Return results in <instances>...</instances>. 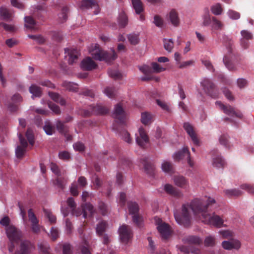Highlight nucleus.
<instances>
[{
  "instance_id": "f257e3e1",
  "label": "nucleus",
  "mask_w": 254,
  "mask_h": 254,
  "mask_svg": "<svg viewBox=\"0 0 254 254\" xmlns=\"http://www.w3.org/2000/svg\"><path fill=\"white\" fill-rule=\"evenodd\" d=\"M215 202V200L210 197L208 198L207 202L201 199L195 198L192 200L190 204H184L182 206V214L180 215L175 214V219L179 224L188 227L190 224L189 209H191L195 215H201L202 220L204 219V215H207L208 214L207 208Z\"/></svg>"
},
{
  "instance_id": "f03ea898",
  "label": "nucleus",
  "mask_w": 254,
  "mask_h": 254,
  "mask_svg": "<svg viewBox=\"0 0 254 254\" xmlns=\"http://www.w3.org/2000/svg\"><path fill=\"white\" fill-rule=\"evenodd\" d=\"M89 53L93 58L96 60L105 61L107 62H110L115 60L117 57V54L114 50H112L110 55H109L105 51L102 50L99 45H95L89 49Z\"/></svg>"
},
{
  "instance_id": "7ed1b4c3",
  "label": "nucleus",
  "mask_w": 254,
  "mask_h": 254,
  "mask_svg": "<svg viewBox=\"0 0 254 254\" xmlns=\"http://www.w3.org/2000/svg\"><path fill=\"white\" fill-rule=\"evenodd\" d=\"M203 223L212 225L216 227L220 228L224 226V217L213 213L212 215L208 213L207 215H204V219L202 220Z\"/></svg>"
},
{
  "instance_id": "20e7f679",
  "label": "nucleus",
  "mask_w": 254,
  "mask_h": 254,
  "mask_svg": "<svg viewBox=\"0 0 254 254\" xmlns=\"http://www.w3.org/2000/svg\"><path fill=\"white\" fill-rule=\"evenodd\" d=\"M135 135V141L140 147L145 148L147 146L149 141V138L143 127H139Z\"/></svg>"
},
{
  "instance_id": "39448f33",
  "label": "nucleus",
  "mask_w": 254,
  "mask_h": 254,
  "mask_svg": "<svg viewBox=\"0 0 254 254\" xmlns=\"http://www.w3.org/2000/svg\"><path fill=\"white\" fill-rule=\"evenodd\" d=\"M118 232L121 241L126 244L128 243L133 236L130 227L127 225L124 224L120 226Z\"/></svg>"
},
{
  "instance_id": "423d86ee",
  "label": "nucleus",
  "mask_w": 254,
  "mask_h": 254,
  "mask_svg": "<svg viewBox=\"0 0 254 254\" xmlns=\"http://www.w3.org/2000/svg\"><path fill=\"white\" fill-rule=\"evenodd\" d=\"M166 19L173 27H177L180 25L181 20L179 12L175 9H171L169 11L166 15Z\"/></svg>"
},
{
  "instance_id": "0eeeda50",
  "label": "nucleus",
  "mask_w": 254,
  "mask_h": 254,
  "mask_svg": "<svg viewBox=\"0 0 254 254\" xmlns=\"http://www.w3.org/2000/svg\"><path fill=\"white\" fill-rule=\"evenodd\" d=\"M6 233L10 242L18 243L22 238L21 232L12 225L6 227Z\"/></svg>"
},
{
  "instance_id": "6e6552de",
  "label": "nucleus",
  "mask_w": 254,
  "mask_h": 254,
  "mask_svg": "<svg viewBox=\"0 0 254 254\" xmlns=\"http://www.w3.org/2000/svg\"><path fill=\"white\" fill-rule=\"evenodd\" d=\"M156 224L157 225V230L162 238L167 239L171 233L169 225L165 222H163L159 218L156 220Z\"/></svg>"
},
{
  "instance_id": "1a4fd4ad",
  "label": "nucleus",
  "mask_w": 254,
  "mask_h": 254,
  "mask_svg": "<svg viewBox=\"0 0 254 254\" xmlns=\"http://www.w3.org/2000/svg\"><path fill=\"white\" fill-rule=\"evenodd\" d=\"M35 247L29 241H22L20 244V249L15 252V254H30L34 250Z\"/></svg>"
},
{
  "instance_id": "9d476101",
  "label": "nucleus",
  "mask_w": 254,
  "mask_h": 254,
  "mask_svg": "<svg viewBox=\"0 0 254 254\" xmlns=\"http://www.w3.org/2000/svg\"><path fill=\"white\" fill-rule=\"evenodd\" d=\"M29 220L31 223V229L33 233L38 234L40 231L39 220L35 215L32 209H29L28 211Z\"/></svg>"
},
{
  "instance_id": "9b49d317",
  "label": "nucleus",
  "mask_w": 254,
  "mask_h": 254,
  "mask_svg": "<svg viewBox=\"0 0 254 254\" xmlns=\"http://www.w3.org/2000/svg\"><path fill=\"white\" fill-rule=\"evenodd\" d=\"M184 127L193 144L197 146H199L200 145V141L195 133L192 126L189 123H185L184 125Z\"/></svg>"
},
{
  "instance_id": "f8f14e48",
  "label": "nucleus",
  "mask_w": 254,
  "mask_h": 254,
  "mask_svg": "<svg viewBox=\"0 0 254 254\" xmlns=\"http://www.w3.org/2000/svg\"><path fill=\"white\" fill-rule=\"evenodd\" d=\"M216 105L221 110H223L225 113L231 116H235L238 118L243 117V114L238 111H235L230 106H226L223 105L221 102L216 101Z\"/></svg>"
},
{
  "instance_id": "ddd939ff",
  "label": "nucleus",
  "mask_w": 254,
  "mask_h": 254,
  "mask_svg": "<svg viewBox=\"0 0 254 254\" xmlns=\"http://www.w3.org/2000/svg\"><path fill=\"white\" fill-rule=\"evenodd\" d=\"M204 91L213 97H216L215 88L213 83L208 79H204L201 82Z\"/></svg>"
},
{
  "instance_id": "4468645a",
  "label": "nucleus",
  "mask_w": 254,
  "mask_h": 254,
  "mask_svg": "<svg viewBox=\"0 0 254 254\" xmlns=\"http://www.w3.org/2000/svg\"><path fill=\"white\" fill-rule=\"evenodd\" d=\"M186 155L190 158V153L187 147H183L181 150L174 153L173 158L175 161H180L183 159ZM188 162L190 166L192 165L190 158L189 159Z\"/></svg>"
},
{
  "instance_id": "2eb2a0df",
  "label": "nucleus",
  "mask_w": 254,
  "mask_h": 254,
  "mask_svg": "<svg viewBox=\"0 0 254 254\" xmlns=\"http://www.w3.org/2000/svg\"><path fill=\"white\" fill-rule=\"evenodd\" d=\"M65 57L69 64H72L77 60L79 52L76 49L73 48L66 49H65Z\"/></svg>"
},
{
  "instance_id": "dca6fc26",
  "label": "nucleus",
  "mask_w": 254,
  "mask_h": 254,
  "mask_svg": "<svg viewBox=\"0 0 254 254\" xmlns=\"http://www.w3.org/2000/svg\"><path fill=\"white\" fill-rule=\"evenodd\" d=\"M80 7L82 9L94 8L95 14H98L100 11L98 5L96 4L94 0H82L81 1Z\"/></svg>"
},
{
  "instance_id": "f3484780",
  "label": "nucleus",
  "mask_w": 254,
  "mask_h": 254,
  "mask_svg": "<svg viewBox=\"0 0 254 254\" xmlns=\"http://www.w3.org/2000/svg\"><path fill=\"white\" fill-rule=\"evenodd\" d=\"M165 191L170 195L180 198L183 196L182 192L170 184H166L164 187Z\"/></svg>"
},
{
  "instance_id": "a211bd4d",
  "label": "nucleus",
  "mask_w": 254,
  "mask_h": 254,
  "mask_svg": "<svg viewBox=\"0 0 254 254\" xmlns=\"http://www.w3.org/2000/svg\"><path fill=\"white\" fill-rule=\"evenodd\" d=\"M222 246L224 249L231 250L232 249H239L241 245L239 241L237 240H233L231 241H223L222 243Z\"/></svg>"
},
{
  "instance_id": "6ab92c4d",
  "label": "nucleus",
  "mask_w": 254,
  "mask_h": 254,
  "mask_svg": "<svg viewBox=\"0 0 254 254\" xmlns=\"http://www.w3.org/2000/svg\"><path fill=\"white\" fill-rule=\"evenodd\" d=\"M212 166L217 168H223L226 164L225 159L219 154L214 155L212 157Z\"/></svg>"
},
{
  "instance_id": "aec40b11",
  "label": "nucleus",
  "mask_w": 254,
  "mask_h": 254,
  "mask_svg": "<svg viewBox=\"0 0 254 254\" xmlns=\"http://www.w3.org/2000/svg\"><path fill=\"white\" fill-rule=\"evenodd\" d=\"M113 116L116 120L122 123L124 121L126 114L123 108L120 105H117L115 107Z\"/></svg>"
},
{
  "instance_id": "412c9836",
  "label": "nucleus",
  "mask_w": 254,
  "mask_h": 254,
  "mask_svg": "<svg viewBox=\"0 0 254 254\" xmlns=\"http://www.w3.org/2000/svg\"><path fill=\"white\" fill-rule=\"evenodd\" d=\"M81 68L86 70L94 69L96 67V63L90 57L83 59L81 63Z\"/></svg>"
},
{
  "instance_id": "4be33fe9",
  "label": "nucleus",
  "mask_w": 254,
  "mask_h": 254,
  "mask_svg": "<svg viewBox=\"0 0 254 254\" xmlns=\"http://www.w3.org/2000/svg\"><path fill=\"white\" fill-rule=\"evenodd\" d=\"M77 250L81 254H91L90 246L85 239L79 244Z\"/></svg>"
},
{
  "instance_id": "5701e85b",
  "label": "nucleus",
  "mask_w": 254,
  "mask_h": 254,
  "mask_svg": "<svg viewBox=\"0 0 254 254\" xmlns=\"http://www.w3.org/2000/svg\"><path fill=\"white\" fill-rule=\"evenodd\" d=\"M83 216L84 218L87 217V211L90 213V216L92 217L96 212V209L94 206L90 202H86L82 205Z\"/></svg>"
},
{
  "instance_id": "b1692460",
  "label": "nucleus",
  "mask_w": 254,
  "mask_h": 254,
  "mask_svg": "<svg viewBox=\"0 0 254 254\" xmlns=\"http://www.w3.org/2000/svg\"><path fill=\"white\" fill-rule=\"evenodd\" d=\"M173 180L175 184L179 187L185 188L188 185V181L183 176H174Z\"/></svg>"
},
{
  "instance_id": "393cba45",
  "label": "nucleus",
  "mask_w": 254,
  "mask_h": 254,
  "mask_svg": "<svg viewBox=\"0 0 254 254\" xmlns=\"http://www.w3.org/2000/svg\"><path fill=\"white\" fill-rule=\"evenodd\" d=\"M241 33L243 37L241 41V45L246 49L248 47V43L245 42V40L252 39L253 35L252 33L247 30H242Z\"/></svg>"
},
{
  "instance_id": "a878e982",
  "label": "nucleus",
  "mask_w": 254,
  "mask_h": 254,
  "mask_svg": "<svg viewBox=\"0 0 254 254\" xmlns=\"http://www.w3.org/2000/svg\"><path fill=\"white\" fill-rule=\"evenodd\" d=\"M132 7L137 14H140L144 10L143 3L140 0H131Z\"/></svg>"
},
{
  "instance_id": "bb28decb",
  "label": "nucleus",
  "mask_w": 254,
  "mask_h": 254,
  "mask_svg": "<svg viewBox=\"0 0 254 254\" xmlns=\"http://www.w3.org/2000/svg\"><path fill=\"white\" fill-rule=\"evenodd\" d=\"M233 59V55L231 52L228 51L227 55H225L223 58V62L229 70H233L234 68V65L232 64L231 61Z\"/></svg>"
},
{
  "instance_id": "cd10ccee",
  "label": "nucleus",
  "mask_w": 254,
  "mask_h": 254,
  "mask_svg": "<svg viewBox=\"0 0 254 254\" xmlns=\"http://www.w3.org/2000/svg\"><path fill=\"white\" fill-rule=\"evenodd\" d=\"M161 169L165 173L173 174L175 173L172 164L170 162L166 160L162 162Z\"/></svg>"
},
{
  "instance_id": "c85d7f7f",
  "label": "nucleus",
  "mask_w": 254,
  "mask_h": 254,
  "mask_svg": "<svg viewBox=\"0 0 254 254\" xmlns=\"http://www.w3.org/2000/svg\"><path fill=\"white\" fill-rule=\"evenodd\" d=\"M97 207L100 213L103 216L107 215L109 212L108 205L102 200L99 201Z\"/></svg>"
},
{
  "instance_id": "c756f323",
  "label": "nucleus",
  "mask_w": 254,
  "mask_h": 254,
  "mask_svg": "<svg viewBox=\"0 0 254 254\" xmlns=\"http://www.w3.org/2000/svg\"><path fill=\"white\" fill-rule=\"evenodd\" d=\"M108 227V223L106 221L102 220L99 222L96 226V233L98 236H101L106 231Z\"/></svg>"
},
{
  "instance_id": "7c9ffc66",
  "label": "nucleus",
  "mask_w": 254,
  "mask_h": 254,
  "mask_svg": "<svg viewBox=\"0 0 254 254\" xmlns=\"http://www.w3.org/2000/svg\"><path fill=\"white\" fill-rule=\"evenodd\" d=\"M129 43L132 45H136L140 42L139 34L131 33L127 36Z\"/></svg>"
},
{
  "instance_id": "2f4dec72",
  "label": "nucleus",
  "mask_w": 254,
  "mask_h": 254,
  "mask_svg": "<svg viewBox=\"0 0 254 254\" xmlns=\"http://www.w3.org/2000/svg\"><path fill=\"white\" fill-rule=\"evenodd\" d=\"M211 12L215 15H221L223 12L222 5L220 3L213 4L210 8Z\"/></svg>"
},
{
  "instance_id": "473e14b6",
  "label": "nucleus",
  "mask_w": 254,
  "mask_h": 254,
  "mask_svg": "<svg viewBox=\"0 0 254 254\" xmlns=\"http://www.w3.org/2000/svg\"><path fill=\"white\" fill-rule=\"evenodd\" d=\"M153 119L152 114L148 112H144L141 114V122L144 125L150 124Z\"/></svg>"
},
{
  "instance_id": "72a5a7b5",
  "label": "nucleus",
  "mask_w": 254,
  "mask_h": 254,
  "mask_svg": "<svg viewBox=\"0 0 254 254\" xmlns=\"http://www.w3.org/2000/svg\"><path fill=\"white\" fill-rule=\"evenodd\" d=\"M12 14L8 9L2 7L0 8V18L4 20H8L12 17Z\"/></svg>"
},
{
  "instance_id": "f704fd0d",
  "label": "nucleus",
  "mask_w": 254,
  "mask_h": 254,
  "mask_svg": "<svg viewBox=\"0 0 254 254\" xmlns=\"http://www.w3.org/2000/svg\"><path fill=\"white\" fill-rule=\"evenodd\" d=\"M184 241L189 244L199 245L202 243L201 240L196 236H189L184 239Z\"/></svg>"
},
{
  "instance_id": "c9c22d12",
  "label": "nucleus",
  "mask_w": 254,
  "mask_h": 254,
  "mask_svg": "<svg viewBox=\"0 0 254 254\" xmlns=\"http://www.w3.org/2000/svg\"><path fill=\"white\" fill-rule=\"evenodd\" d=\"M25 26L27 28L30 30L36 29V23L30 16L25 17Z\"/></svg>"
},
{
  "instance_id": "e433bc0d",
  "label": "nucleus",
  "mask_w": 254,
  "mask_h": 254,
  "mask_svg": "<svg viewBox=\"0 0 254 254\" xmlns=\"http://www.w3.org/2000/svg\"><path fill=\"white\" fill-rule=\"evenodd\" d=\"M128 208L129 214L132 215V216L138 214L139 206L136 202H128Z\"/></svg>"
},
{
  "instance_id": "4c0bfd02",
  "label": "nucleus",
  "mask_w": 254,
  "mask_h": 254,
  "mask_svg": "<svg viewBox=\"0 0 254 254\" xmlns=\"http://www.w3.org/2000/svg\"><path fill=\"white\" fill-rule=\"evenodd\" d=\"M118 24L121 27H125L127 24V18L124 11L121 12L118 17Z\"/></svg>"
},
{
  "instance_id": "58836bf2",
  "label": "nucleus",
  "mask_w": 254,
  "mask_h": 254,
  "mask_svg": "<svg viewBox=\"0 0 254 254\" xmlns=\"http://www.w3.org/2000/svg\"><path fill=\"white\" fill-rule=\"evenodd\" d=\"M29 92L32 94V98L40 97L41 95V90L36 85H32L29 88Z\"/></svg>"
},
{
  "instance_id": "ea45409f",
  "label": "nucleus",
  "mask_w": 254,
  "mask_h": 254,
  "mask_svg": "<svg viewBox=\"0 0 254 254\" xmlns=\"http://www.w3.org/2000/svg\"><path fill=\"white\" fill-rule=\"evenodd\" d=\"M40 253L42 254H50V248L47 242H42L38 245Z\"/></svg>"
},
{
  "instance_id": "a19ab883",
  "label": "nucleus",
  "mask_w": 254,
  "mask_h": 254,
  "mask_svg": "<svg viewBox=\"0 0 254 254\" xmlns=\"http://www.w3.org/2000/svg\"><path fill=\"white\" fill-rule=\"evenodd\" d=\"M226 195L229 197H238L242 195L241 190L238 189L226 190H224Z\"/></svg>"
},
{
  "instance_id": "79ce46f5",
  "label": "nucleus",
  "mask_w": 254,
  "mask_h": 254,
  "mask_svg": "<svg viewBox=\"0 0 254 254\" xmlns=\"http://www.w3.org/2000/svg\"><path fill=\"white\" fill-rule=\"evenodd\" d=\"M164 49L170 53L174 48V42L172 39H164L163 40Z\"/></svg>"
},
{
  "instance_id": "37998d69",
  "label": "nucleus",
  "mask_w": 254,
  "mask_h": 254,
  "mask_svg": "<svg viewBox=\"0 0 254 254\" xmlns=\"http://www.w3.org/2000/svg\"><path fill=\"white\" fill-rule=\"evenodd\" d=\"M212 28L215 30H220L223 27V24L215 17L212 18Z\"/></svg>"
},
{
  "instance_id": "c03bdc74",
  "label": "nucleus",
  "mask_w": 254,
  "mask_h": 254,
  "mask_svg": "<svg viewBox=\"0 0 254 254\" xmlns=\"http://www.w3.org/2000/svg\"><path fill=\"white\" fill-rule=\"evenodd\" d=\"M180 250L187 254H199L200 252L198 249L193 248L191 247L182 246L180 248Z\"/></svg>"
},
{
  "instance_id": "a18cd8bd",
  "label": "nucleus",
  "mask_w": 254,
  "mask_h": 254,
  "mask_svg": "<svg viewBox=\"0 0 254 254\" xmlns=\"http://www.w3.org/2000/svg\"><path fill=\"white\" fill-rule=\"evenodd\" d=\"M202 23L204 26H208L212 21L211 15L208 9H205V13L202 16Z\"/></svg>"
},
{
  "instance_id": "49530a36",
  "label": "nucleus",
  "mask_w": 254,
  "mask_h": 254,
  "mask_svg": "<svg viewBox=\"0 0 254 254\" xmlns=\"http://www.w3.org/2000/svg\"><path fill=\"white\" fill-rule=\"evenodd\" d=\"M152 72L154 73H160L166 70V68L162 67L157 63L153 62L151 64Z\"/></svg>"
},
{
  "instance_id": "de8ad7c7",
  "label": "nucleus",
  "mask_w": 254,
  "mask_h": 254,
  "mask_svg": "<svg viewBox=\"0 0 254 254\" xmlns=\"http://www.w3.org/2000/svg\"><path fill=\"white\" fill-rule=\"evenodd\" d=\"M44 130L46 133L49 135H52L55 132V127L49 122H46L44 127Z\"/></svg>"
},
{
  "instance_id": "09e8293b",
  "label": "nucleus",
  "mask_w": 254,
  "mask_h": 254,
  "mask_svg": "<svg viewBox=\"0 0 254 254\" xmlns=\"http://www.w3.org/2000/svg\"><path fill=\"white\" fill-rule=\"evenodd\" d=\"M66 183V180L62 176H58L54 184L59 188L63 189Z\"/></svg>"
},
{
  "instance_id": "8fccbe9b",
  "label": "nucleus",
  "mask_w": 254,
  "mask_h": 254,
  "mask_svg": "<svg viewBox=\"0 0 254 254\" xmlns=\"http://www.w3.org/2000/svg\"><path fill=\"white\" fill-rule=\"evenodd\" d=\"M43 211L46 216L48 218L50 223L52 224L55 223L56 222V217L52 214L51 211L45 208L43 209Z\"/></svg>"
},
{
  "instance_id": "3c124183",
  "label": "nucleus",
  "mask_w": 254,
  "mask_h": 254,
  "mask_svg": "<svg viewBox=\"0 0 254 254\" xmlns=\"http://www.w3.org/2000/svg\"><path fill=\"white\" fill-rule=\"evenodd\" d=\"M49 95L51 99L54 101L59 102L62 105H64L65 101L63 99L60 98L58 94L55 93H49Z\"/></svg>"
},
{
  "instance_id": "603ef678",
  "label": "nucleus",
  "mask_w": 254,
  "mask_h": 254,
  "mask_svg": "<svg viewBox=\"0 0 254 254\" xmlns=\"http://www.w3.org/2000/svg\"><path fill=\"white\" fill-rule=\"evenodd\" d=\"M227 13L229 17L232 19L237 20L240 17V14L238 12L232 9L228 10Z\"/></svg>"
},
{
  "instance_id": "864d4df0",
  "label": "nucleus",
  "mask_w": 254,
  "mask_h": 254,
  "mask_svg": "<svg viewBox=\"0 0 254 254\" xmlns=\"http://www.w3.org/2000/svg\"><path fill=\"white\" fill-rule=\"evenodd\" d=\"M204 244L206 247H213L215 244V238L212 236L206 237L204 241Z\"/></svg>"
},
{
  "instance_id": "5fc2aeb1",
  "label": "nucleus",
  "mask_w": 254,
  "mask_h": 254,
  "mask_svg": "<svg viewBox=\"0 0 254 254\" xmlns=\"http://www.w3.org/2000/svg\"><path fill=\"white\" fill-rule=\"evenodd\" d=\"M64 86L70 91H76L78 88L77 85L72 82H65L64 83Z\"/></svg>"
},
{
  "instance_id": "6e6d98bb",
  "label": "nucleus",
  "mask_w": 254,
  "mask_h": 254,
  "mask_svg": "<svg viewBox=\"0 0 254 254\" xmlns=\"http://www.w3.org/2000/svg\"><path fill=\"white\" fill-rule=\"evenodd\" d=\"M240 188L248 191L249 193L254 195V186L250 184H245L241 185Z\"/></svg>"
},
{
  "instance_id": "4d7b16f0",
  "label": "nucleus",
  "mask_w": 254,
  "mask_h": 254,
  "mask_svg": "<svg viewBox=\"0 0 254 254\" xmlns=\"http://www.w3.org/2000/svg\"><path fill=\"white\" fill-rule=\"evenodd\" d=\"M132 221L133 223L138 227H141L143 222L142 217L138 214L134 215L132 216Z\"/></svg>"
},
{
  "instance_id": "13d9d810",
  "label": "nucleus",
  "mask_w": 254,
  "mask_h": 254,
  "mask_svg": "<svg viewBox=\"0 0 254 254\" xmlns=\"http://www.w3.org/2000/svg\"><path fill=\"white\" fill-rule=\"evenodd\" d=\"M194 63V62L193 60H189L182 62H181V63L178 66V67L181 69L185 68L193 65Z\"/></svg>"
},
{
  "instance_id": "bf43d9fd",
  "label": "nucleus",
  "mask_w": 254,
  "mask_h": 254,
  "mask_svg": "<svg viewBox=\"0 0 254 254\" xmlns=\"http://www.w3.org/2000/svg\"><path fill=\"white\" fill-rule=\"evenodd\" d=\"M153 23L156 26L159 27H162L164 24V21L163 19L160 16L158 15L154 16Z\"/></svg>"
},
{
  "instance_id": "052dcab7",
  "label": "nucleus",
  "mask_w": 254,
  "mask_h": 254,
  "mask_svg": "<svg viewBox=\"0 0 254 254\" xmlns=\"http://www.w3.org/2000/svg\"><path fill=\"white\" fill-rule=\"evenodd\" d=\"M157 104L158 106H160V107L166 111H170V106L169 105L166 103L165 102L159 100H157L156 101Z\"/></svg>"
},
{
  "instance_id": "680f3d73",
  "label": "nucleus",
  "mask_w": 254,
  "mask_h": 254,
  "mask_svg": "<svg viewBox=\"0 0 254 254\" xmlns=\"http://www.w3.org/2000/svg\"><path fill=\"white\" fill-rule=\"evenodd\" d=\"M63 254H72L71 246L68 244L63 245Z\"/></svg>"
},
{
  "instance_id": "e2e57ef3",
  "label": "nucleus",
  "mask_w": 254,
  "mask_h": 254,
  "mask_svg": "<svg viewBox=\"0 0 254 254\" xmlns=\"http://www.w3.org/2000/svg\"><path fill=\"white\" fill-rule=\"evenodd\" d=\"M140 70L145 74H149L152 73V69L148 65H143L139 67Z\"/></svg>"
},
{
  "instance_id": "0e129e2a",
  "label": "nucleus",
  "mask_w": 254,
  "mask_h": 254,
  "mask_svg": "<svg viewBox=\"0 0 254 254\" xmlns=\"http://www.w3.org/2000/svg\"><path fill=\"white\" fill-rule=\"evenodd\" d=\"M237 84L238 87L239 88L242 89L246 87L247 86L248 83L247 81L245 79L239 78L237 80Z\"/></svg>"
},
{
  "instance_id": "69168bd1",
  "label": "nucleus",
  "mask_w": 254,
  "mask_h": 254,
  "mask_svg": "<svg viewBox=\"0 0 254 254\" xmlns=\"http://www.w3.org/2000/svg\"><path fill=\"white\" fill-rule=\"evenodd\" d=\"M26 135L30 144L33 145L34 143V135L32 130L28 129L26 132Z\"/></svg>"
},
{
  "instance_id": "338daca9",
  "label": "nucleus",
  "mask_w": 254,
  "mask_h": 254,
  "mask_svg": "<svg viewBox=\"0 0 254 254\" xmlns=\"http://www.w3.org/2000/svg\"><path fill=\"white\" fill-rule=\"evenodd\" d=\"M122 139L128 143H131L132 139L129 133L126 131H124L122 133Z\"/></svg>"
},
{
  "instance_id": "774afa93",
  "label": "nucleus",
  "mask_w": 254,
  "mask_h": 254,
  "mask_svg": "<svg viewBox=\"0 0 254 254\" xmlns=\"http://www.w3.org/2000/svg\"><path fill=\"white\" fill-rule=\"evenodd\" d=\"M73 147L75 151H82L84 150V145L80 142H76L73 145Z\"/></svg>"
}]
</instances>
